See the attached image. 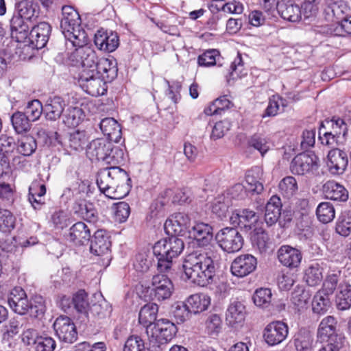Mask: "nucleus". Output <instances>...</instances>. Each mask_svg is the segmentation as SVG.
<instances>
[{
  "label": "nucleus",
  "instance_id": "1",
  "mask_svg": "<svg viewBox=\"0 0 351 351\" xmlns=\"http://www.w3.org/2000/svg\"><path fill=\"white\" fill-rule=\"evenodd\" d=\"M131 179L126 171L112 165L100 169L97 175V184L106 197L119 199L125 197L131 189Z\"/></svg>",
  "mask_w": 351,
  "mask_h": 351
},
{
  "label": "nucleus",
  "instance_id": "2",
  "mask_svg": "<svg viewBox=\"0 0 351 351\" xmlns=\"http://www.w3.org/2000/svg\"><path fill=\"white\" fill-rule=\"evenodd\" d=\"M61 14L58 16L60 20V29L66 40L71 46H82L88 43V36L81 27V18L76 10L71 5L62 4Z\"/></svg>",
  "mask_w": 351,
  "mask_h": 351
},
{
  "label": "nucleus",
  "instance_id": "3",
  "mask_svg": "<svg viewBox=\"0 0 351 351\" xmlns=\"http://www.w3.org/2000/svg\"><path fill=\"white\" fill-rule=\"evenodd\" d=\"M184 248L182 239L171 236L157 241L153 246V253L157 258V269L161 273L169 272L174 259L177 258Z\"/></svg>",
  "mask_w": 351,
  "mask_h": 351
},
{
  "label": "nucleus",
  "instance_id": "4",
  "mask_svg": "<svg viewBox=\"0 0 351 351\" xmlns=\"http://www.w3.org/2000/svg\"><path fill=\"white\" fill-rule=\"evenodd\" d=\"M86 155L91 160H101L110 165L124 162L123 149L104 138H96L90 142L86 147Z\"/></svg>",
  "mask_w": 351,
  "mask_h": 351
},
{
  "label": "nucleus",
  "instance_id": "5",
  "mask_svg": "<svg viewBox=\"0 0 351 351\" xmlns=\"http://www.w3.org/2000/svg\"><path fill=\"white\" fill-rule=\"evenodd\" d=\"M337 321L333 316H326L320 322L317 329V339L326 344L319 351H339L343 339L337 333Z\"/></svg>",
  "mask_w": 351,
  "mask_h": 351
},
{
  "label": "nucleus",
  "instance_id": "6",
  "mask_svg": "<svg viewBox=\"0 0 351 351\" xmlns=\"http://www.w3.org/2000/svg\"><path fill=\"white\" fill-rule=\"evenodd\" d=\"M177 332L176 326L166 319H158L148 328L147 335L153 346L160 347L170 341Z\"/></svg>",
  "mask_w": 351,
  "mask_h": 351
},
{
  "label": "nucleus",
  "instance_id": "7",
  "mask_svg": "<svg viewBox=\"0 0 351 351\" xmlns=\"http://www.w3.org/2000/svg\"><path fill=\"white\" fill-rule=\"evenodd\" d=\"M219 247L227 253L239 252L243 245V238L234 228L226 227L220 230L215 236Z\"/></svg>",
  "mask_w": 351,
  "mask_h": 351
},
{
  "label": "nucleus",
  "instance_id": "8",
  "mask_svg": "<svg viewBox=\"0 0 351 351\" xmlns=\"http://www.w3.org/2000/svg\"><path fill=\"white\" fill-rule=\"evenodd\" d=\"M78 83L86 93L93 97L103 95L107 91L106 82L97 75V72L82 71L78 78Z\"/></svg>",
  "mask_w": 351,
  "mask_h": 351
},
{
  "label": "nucleus",
  "instance_id": "9",
  "mask_svg": "<svg viewBox=\"0 0 351 351\" xmlns=\"http://www.w3.org/2000/svg\"><path fill=\"white\" fill-rule=\"evenodd\" d=\"M199 259L197 258V251L190 253L186 256L182 267L186 278L194 285L205 287L206 286V274H203L200 269Z\"/></svg>",
  "mask_w": 351,
  "mask_h": 351
},
{
  "label": "nucleus",
  "instance_id": "10",
  "mask_svg": "<svg viewBox=\"0 0 351 351\" xmlns=\"http://www.w3.org/2000/svg\"><path fill=\"white\" fill-rule=\"evenodd\" d=\"M319 158L314 153L303 152L295 156L291 162L290 170L293 174L303 176L317 171Z\"/></svg>",
  "mask_w": 351,
  "mask_h": 351
},
{
  "label": "nucleus",
  "instance_id": "11",
  "mask_svg": "<svg viewBox=\"0 0 351 351\" xmlns=\"http://www.w3.org/2000/svg\"><path fill=\"white\" fill-rule=\"evenodd\" d=\"M86 45L87 43L82 46H73L75 49L71 56L75 58L76 64L82 65V71L95 73L99 60L96 52Z\"/></svg>",
  "mask_w": 351,
  "mask_h": 351
},
{
  "label": "nucleus",
  "instance_id": "12",
  "mask_svg": "<svg viewBox=\"0 0 351 351\" xmlns=\"http://www.w3.org/2000/svg\"><path fill=\"white\" fill-rule=\"evenodd\" d=\"M53 328L56 336L62 342L72 343L77 339L76 326L67 316L58 317L53 323Z\"/></svg>",
  "mask_w": 351,
  "mask_h": 351
},
{
  "label": "nucleus",
  "instance_id": "13",
  "mask_svg": "<svg viewBox=\"0 0 351 351\" xmlns=\"http://www.w3.org/2000/svg\"><path fill=\"white\" fill-rule=\"evenodd\" d=\"M257 267L256 258L250 254L236 257L232 262L230 271L233 276L243 278L252 273Z\"/></svg>",
  "mask_w": 351,
  "mask_h": 351
},
{
  "label": "nucleus",
  "instance_id": "14",
  "mask_svg": "<svg viewBox=\"0 0 351 351\" xmlns=\"http://www.w3.org/2000/svg\"><path fill=\"white\" fill-rule=\"evenodd\" d=\"M152 293L154 298L158 301L169 299L173 291V285L171 279L165 274H159L154 275L152 280Z\"/></svg>",
  "mask_w": 351,
  "mask_h": 351
},
{
  "label": "nucleus",
  "instance_id": "15",
  "mask_svg": "<svg viewBox=\"0 0 351 351\" xmlns=\"http://www.w3.org/2000/svg\"><path fill=\"white\" fill-rule=\"evenodd\" d=\"M289 333L288 326L281 322H272L267 325L263 331V338L269 346H275L282 342Z\"/></svg>",
  "mask_w": 351,
  "mask_h": 351
},
{
  "label": "nucleus",
  "instance_id": "16",
  "mask_svg": "<svg viewBox=\"0 0 351 351\" xmlns=\"http://www.w3.org/2000/svg\"><path fill=\"white\" fill-rule=\"evenodd\" d=\"M189 223L190 219L186 214L178 213L166 220L164 228L168 235L177 237L184 234Z\"/></svg>",
  "mask_w": 351,
  "mask_h": 351
},
{
  "label": "nucleus",
  "instance_id": "17",
  "mask_svg": "<svg viewBox=\"0 0 351 351\" xmlns=\"http://www.w3.org/2000/svg\"><path fill=\"white\" fill-rule=\"evenodd\" d=\"M327 167L328 171L333 175L342 174L348 164L347 154L339 149H332L327 156Z\"/></svg>",
  "mask_w": 351,
  "mask_h": 351
},
{
  "label": "nucleus",
  "instance_id": "18",
  "mask_svg": "<svg viewBox=\"0 0 351 351\" xmlns=\"http://www.w3.org/2000/svg\"><path fill=\"white\" fill-rule=\"evenodd\" d=\"M10 308L20 315L28 313L29 302L25 291L21 287H14L10 292L8 299Z\"/></svg>",
  "mask_w": 351,
  "mask_h": 351
},
{
  "label": "nucleus",
  "instance_id": "19",
  "mask_svg": "<svg viewBox=\"0 0 351 351\" xmlns=\"http://www.w3.org/2000/svg\"><path fill=\"white\" fill-rule=\"evenodd\" d=\"M94 43L98 49L110 53L119 47V39L117 33L101 29L95 34Z\"/></svg>",
  "mask_w": 351,
  "mask_h": 351
},
{
  "label": "nucleus",
  "instance_id": "20",
  "mask_svg": "<svg viewBox=\"0 0 351 351\" xmlns=\"http://www.w3.org/2000/svg\"><path fill=\"white\" fill-rule=\"evenodd\" d=\"M111 241L108 233L102 229L97 230L90 241V252L96 256H102L110 250Z\"/></svg>",
  "mask_w": 351,
  "mask_h": 351
},
{
  "label": "nucleus",
  "instance_id": "21",
  "mask_svg": "<svg viewBox=\"0 0 351 351\" xmlns=\"http://www.w3.org/2000/svg\"><path fill=\"white\" fill-rule=\"evenodd\" d=\"M66 238L75 245H84L90 239V230L86 223L79 221L69 228Z\"/></svg>",
  "mask_w": 351,
  "mask_h": 351
},
{
  "label": "nucleus",
  "instance_id": "22",
  "mask_svg": "<svg viewBox=\"0 0 351 351\" xmlns=\"http://www.w3.org/2000/svg\"><path fill=\"white\" fill-rule=\"evenodd\" d=\"M278 258L282 265L293 269L300 265L302 255L296 248L289 245H282L278 250Z\"/></svg>",
  "mask_w": 351,
  "mask_h": 351
},
{
  "label": "nucleus",
  "instance_id": "23",
  "mask_svg": "<svg viewBox=\"0 0 351 351\" xmlns=\"http://www.w3.org/2000/svg\"><path fill=\"white\" fill-rule=\"evenodd\" d=\"M51 32V25L47 22H41L34 26L29 33L31 43L37 49L46 46Z\"/></svg>",
  "mask_w": 351,
  "mask_h": 351
},
{
  "label": "nucleus",
  "instance_id": "24",
  "mask_svg": "<svg viewBox=\"0 0 351 351\" xmlns=\"http://www.w3.org/2000/svg\"><path fill=\"white\" fill-rule=\"evenodd\" d=\"M213 227L210 224L196 221L190 230V234L199 246L205 247L208 245L213 240Z\"/></svg>",
  "mask_w": 351,
  "mask_h": 351
},
{
  "label": "nucleus",
  "instance_id": "25",
  "mask_svg": "<svg viewBox=\"0 0 351 351\" xmlns=\"http://www.w3.org/2000/svg\"><path fill=\"white\" fill-rule=\"evenodd\" d=\"M262 176L263 170L258 166H255L246 171L245 182L248 192L252 194H260L263 191Z\"/></svg>",
  "mask_w": 351,
  "mask_h": 351
},
{
  "label": "nucleus",
  "instance_id": "26",
  "mask_svg": "<svg viewBox=\"0 0 351 351\" xmlns=\"http://www.w3.org/2000/svg\"><path fill=\"white\" fill-rule=\"evenodd\" d=\"M95 72L106 82H112L118 73L117 60L113 58L99 59Z\"/></svg>",
  "mask_w": 351,
  "mask_h": 351
},
{
  "label": "nucleus",
  "instance_id": "27",
  "mask_svg": "<svg viewBox=\"0 0 351 351\" xmlns=\"http://www.w3.org/2000/svg\"><path fill=\"white\" fill-rule=\"evenodd\" d=\"M323 192L326 198L333 201L346 202L348 191L341 184L335 181H328L323 186Z\"/></svg>",
  "mask_w": 351,
  "mask_h": 351
},
{
  "label": "nucleus",
  "instance_id": "28",
  "mask_svg": "<svg viewBox=\"0 0 351 351\" xmlns=\"http://www.w3.org/2000/svg\"><path fill=\"white\" fill-rule=\"evenodd\" d=\"M282 202L277 195H273L265 206V221L268 226L274 225L281 215Z\"/></svg>",
  "mask_w": 351,
  "mask_h": 351
},
{
  "label": "nucleus",
  "instance_id": "29",
  "mask_svg": "<svg viewBox=\"0 0 351 351\" xmlns=\"http://www.w3.org/2000/svg\"><path fill=\"white\" fill-rule=\"evenodd\" d=\"M99 128L104 136L112 142L118 143L121 138V129L117 120L112 117L103 119Z\"/></svg>",
  "mask_w": 351,
  "mask_h": 351
},
{
  "label": "nucleus",
  "instance_id": "30",
  "mask_svg": "<svg viewBox=\"0 0 351 351\" xmlns=\"http://www.w3.org/2000/svg\"><path fill=\"white\" fill-rule=\"evenodd\" d=\"M24 19L16 10L10 21L11 37L17 42L25 39L28 34L29 27L24 22Z\"/></svg>",
  "mask_w": 351,
  "mask_h": 351
},
{
  "label": "nucleus",
  "instance_id": "31",
  "mask_svg": "<svg viewBox=\"0 0 351 351\" xmlns=\"http://www.w3.org/2000/svg\"><path fill=\"white\" fill-rule=\"evenodd\" d=\"M16 12L25 20L33 22L39 16V5L33 1H21L15 4Z\"/></svg>",
  "mask_w": 351,
  "mask_h": 351
},
{
  "label": "nucleus",
  "instance_id": "32",
  "mask_svg": "<svg viewBox=\"0 0 351 351\" xmlns=\"http://www.w3.org/2000/svg\"><path fill=\"white\" fill-rule=\"evenodd\" d=\"M278 14L285 20L297 22L301 19L302 11L300 6L291 1H280Z\"/></svg>",
  "mask_w": 351,
  "mask_h": 351
},
{
  "label": "nucleus",
  "instance_id": "33",
  "mask_svg": "<svg viewBox=\"0 0 351 351\" xmlns=\"http://www.w3.org/2000/svg\"><path fill=\"white\" fill-rule=\"evenodd\" d=\"M245 306L239 301H234L230 304L226 313L227 324L234 327L236 324H240L245 319Z\"/></svg>",
  "mask_w": 351,
  "mask_h": 351
},
{
  "label": "nucleus",
  "instance_id": "34",
  "mask_svg": "<svg viewBox=\"0 0 351 351\" xmlns=\"http://www.w3.org/2000/svg\"><path fill=\"white\" fill-rule=\"evenodd\" d=\"M65 107V102L60 97H54L47 101L44 107V114L47 119L56 121L60 117Z\"/></svg>",
  "mask_w": 351,
  "mask_h": 351
},
{
  "label": "nucleus",
  "instance_id": "35",
  "mask_svg": "<svg viewBox=\"0 0 351 351\" xmlns=\"http://www.w3.org/2000/svg\"><path fill=\"white\" fill-rule=\"evenodd\" d=\"M158 306L156 304L149 303L143 306L138 314V322L146 328V332L150 326L155 324Z\"/></svg>",
  "mask_w": 351,
  "mask_h": 351
},
{
  "label": "nucleus",
  "instance_id": "36",
  "mask_svg": "<svg viewBox=\"0 0 351 351\" xmlns=\"http://www.w3.org/2000/svg\"><path fill=\"white\" fill-rule=\"evenodd\" d=\"M323 130L337 135L343 139L348 134V125L343 119L333 117L330 120H326L322 125Z\"/></svg>",
  "mask_w": 351,
  "mask_h": 351
},
{
  "label": "nucleus",
  "instance_id": "37",
  "mask_svg": "<svg viewBox=\"0 0 351 351\" xmlns=\"http://www.w3.org/2000/svg\"><path fill=\"white\" fill-rule=\"evenodd\" d=\"M335 301L339 310L345 311L351 307V285L347 282L339 283Z\"/></svg>",
  "mask_w": 351,
  "mask_h": 351
},
{
  "label": "nucleus",
  "instance_id": "38",
  "mask_svg": "<svg viewBox=\"0 0 351 351\" xmlns=\"http://www.w3.org/2000/svg\"><path fill=\"white\" fill-rule=\"evenodd\" d=\"M14 146L13 137L6 134L0 136V176H2L9 167V162L4 153L9 152Z\"/></svg>",
  "mask_w": 351,
  "mask_h": 351
},
{
  "label": "nucleus",
  "instance_id": "39",
  "mask_svg": "<svg viewBox=\"0 0 351 351\" xmlns=\"http://www.w3.org/2000/svg\"><path fill=\"white\" fill-rule=\"evenodd\" d=\"M191 313H198L206 310L210 305V298L204 294L190 295L185 302Z\"/></svg>",
  "mask_w": 351,
  "mask_h": 351
},
{
  "label": "nucleus",
  "instance_id": "40",
  "mask_svg": "<svg viewBox=\"0 0 351 351\" xmlns=\"http://www.w3.org/2000/svg\"><path fill=\"white\" fill-rule=\"evenodd\" d=\"M230 200L229 197L224 194L217 195L213 200L211 210L220 219L227 217L229 213Z\"/></svg>",
  "mask_w": 351,
  "mask_h": 351
},
{
  "label": "nucleus",
  "instance_id": "41",
  "mask_svg": "<svg viewBox=\"0 0 351 351\" xmlns=\"http://www.w3.org/2000/svg\"><path fill=\"white\" fill-rule=\"evenodd\" d=\"M74 210L76 214L88 222L95 223L98 219V213L92 203L81 202L76 204Z\"/></svg>",
  "mask_w": 351,
  "mask_h": 351
},
{
  "label": "nucleus",
  "instance_id": "42",
  "mask_svg": "<svg viewBox=\"0 0 351 351\" xmlns=\"http://www.w3.org/2000/svg\"><path fill=\"white\" fill-rule=\"evenodd\" d=\"M197 258L199 259V264L201 271L203 274L208 272L206 274V286L213 282V277L215 274V266L213 260L208 256L206 254L200 253L197 251Z\"/></svg>",
  "mask_w": 351,
  "mask_h": 351
},
{
  "label": "nucleus",
  "instance_id": "43",
  "mask_svg": "<svg viewBox=\"0 0 351 351\" xmlns=\"http://www.w3.org/2000/svg\"><path fill=\"white\" fill-rule=\"evenodd\" d=\"M304 278L308 285H318L323 280V267L317 263L309 265L305 270Z\"/></svg>",
  "mask_w": 351,
  "mask_h": 351
},
{
  "label": "nucleus",
  "instance_id": "44",
  "mask_svg": "<svg viewBox=\"0 0 351 351\" xmlns=\"http://www.w3.org/2000/svg\"><path fill=\"white\" fill-rule=\"evenodd\" d=\"M27 325L28 319L27 317H14L10 319L8 324L5 326V335H7L9 337H13L25 330Z\"/></svg>",
  "mask_w": 351,
  "mask_h": 351
},
{
  "label": "nucleus",
  "instance_id": "45",
  "mask_svg": "<svg viewBox=\"0 0 351 351\" xmlns=\"http://www.w3.org/2000/svg\"><path fill=\"white\" fill-rule=\"evenodd\" d=\"M28 313L32 317L41 319L46 311L45 300L41 295L33 296L29 302Z\"/></svg>",
  "mask_w": 351,
  "mask_h": 351
},
{
  "label": "nucleus",
  "instance_id": "46",
  "mask_svg": "<svg viewBox=\"0 0 351 351\" xmlns=\"http://www.w3.org/2000/svg\"><path fill=\"white\" fill-rule=\"evenodd\" d=\"M329 295L324 291L319 290L313 297L312 307L314 313L322 314L326 313L330 306Z\"/></svg>",
  "mask_w": 351,
  "mask_h": 351
},
{
  "label": "nucleus",
  "instance_id": "47",
  "mask_svg": "<svg viewBox=\"0 0 351 351\" xmlns=\"http://www.w3.org/2000/svg\"><path fill=\"white\" fill-rule=\"evenodd\" d=\"M313 338L310 332L300 330L294 337V345L297 351H311Z\"/></svg>",
  "mask_w": 351,
  "mask_h": 351
},
{
  "label": "nucleus",
  "instance_id": "48",
  "mask_svg": "<svg viewBox=\"0 0 351 351\" xmlns=\"http://www.w3.org/2000/svg\"><path fill=\"white\" fill-rule=\"evenodd\" d=\"M31 120L22 112L17 111L11 117V122L18 134L26 132L31 128Z\"/></svg>",
  "mask_w": 351,
  "mask_h": 351
},
{
  "label": "nucleus",
  "instance_id": "49",
  "mask_svg": "<svg viewBox=\"0 0 351 351\" xmlns=\"http://www.w3.org/2000/svg\"><path fill=\"white\" fill-rule=\"evenodd\" d=\"M213 6H215L218 11L229 14H240L243 11V3L237 0L228 2H225L223 0H216Z\"/></svg>",
  "mask_w": 351,
  "mask_h": 351
},
{
  "label": "nucleus",
  "instance_id": "50",
  "mask_svg": "<svg viewBox=\"0 0 351 351\" xmlns=\"http://www.w3.org/2000/svg\"><path fill=\"white\" fill-rule=\"evenodd\" d=\"M17 198L15 187L4 182H0V200L6 206H11Z\"/></svg>",
  "mask_w": 351,
  "mask_h": 351
},
{
  "label": "nucleus",
  "instance_id": "51",
  "mask_svg": "<svg viewBox=\"0 0 351 351\" xmlns=\"http://www.w3.org/2000/svg\"><path fill=\"white\" fill-rule=\"evenodd\" d=\"M341 271L333 270L328 273L322 285V291L328 295H332L336 290L340 281Z\"/></svg>",
  "mask_w": 351,
  "mask_h": 351
},
{
  "label": "nucleus",
  "instance_id": "52",
  "mask_svg": "<svg viewBox=\"0 0 351 351\" xmlns=\"http://www.w3.org/2000/svg\"><path fill=\"white\" fill-rule=\"evenodd\" d=\"M72 302L74 308L80 313L86 314L90 304L87 293L84 290H79L72 298Z\"/></svg>",
  "mask_w": 351,
  "mask_h": 351
},
{
  "label": "nucleus",
  "instance_id": "53",
  "mask_svg": "<svg viewBox=\"0 0 351 351\" xmlns=\"http://www.w3.org/2000/svg\"><path fill=\"white\" fill-rule=\"evenodd\" d=\"M88 141L85 131L76 130L69 134V146L75 151H81Z\"/></svg>",
  "mask_w": 351,
  "mask_h": 351
},
{
  "label": "nucleus",
  "instance_id": "54",
  "mask_svg": "<svg viewBox=\"0 0 351 351\" xmlns=\"http://www.w3.org/2000/svg\"><path fill=\"white\" fill-rule=\"evenodd\" d=\"M16 217L8 209L0 208V231L10 232L15 228Z\"/></svg>",
  "mask_w": 351,
  "mask_h": 351
},
{
  "label": "nucleus",
  "instance_id": "55",
  "mask_svg": "<svg viewBox=\"0 0 351 351\" xmlns=\"http://www.w3.org/2000/svg\"><path fill=\"white\" fill-rule=\"evenodd\" d=\"M316 214L318 219L324 223L331 221L335 215L334 207L329 202L320 203L317 208Z\"/></svg>",
  "mask_w": 351,
  "mask_h": 351
},
{
  "label": "nucleus",
  "instance_id": "56",
  "mask_svg": "<svg viewBox=\"0 0 351 351\" xmlns=\"http://www.w3.org/2000/svg\"><path fill=\"white\" fill-rule=\"evenodd\" d=\"M171 314L179 324L189 319L191 313L185 302H177L172 305Z\"/></svg>",
  "mask_w": 351,
  "mask_h": 351
},
{
  "label": "nucleus",
  "instance_id": "57",
  "mask_svg": "<svg viewBox=\"0 0 351 351\" xmlns=\"http://www.w3.org/2000/svg\"><path fill=\"white\" fill-rule=\"evenodd\" d=\"M279 189L281 193L287 198L292 197L298 189L295 178L293 176L284 178L279 183Z\"/></svg>",
  "mask_w": 351,
  "mask_h": 351
},
{
  "label": "nucleus",
  "instance_id": "58",
  "mask_svg": "<svg viewBox=\"0 0 351 351\" xmlns=\"http://www.w3.org/2000/svg\"><path fill=\"white\" fill-rule=\"evenodd\" d=\"M82 112L78 107H69L66 109L63 118L64 123L68 127H76L82 121Z\"/></svg>",
  "mask_w": 351,
  "mask_h": 351
},
{
  "label": "nucleus",
  "instance_id": "59",
  "mask_svg": "<svg viewBox=\"0 0 351 351\" xmlns=\"http://www.w3.org/2000/svg\"><path fill=\"white\" fill-rule=\"evenodd\" d=\"M36 140L32 136H26L19 141L17 150L23 156H29L36 151Z\"/></svg>",
  "mask_w": 351,
  "mask_h": 351
},
{
  "label": "nucleus",
  "instance_id": "60",
  "mask_svg": "<svg viewBox=\"0 0 351 351\" xmlns=\"http://www.w3.org/2000/svg\"><path fill=\"white\" fill-rule=\"evenodd\" d=\"M43 112H44V108L38 99L29 101L23 112L32 121L38 120Z\"/></svg>",
  "mask_w": 351,
  "mask_h": 351
},
{
  "label": "nucleus",
  "instance_id": "61",
  "mask_svg": "<svg viewBox=\"0 0 351 351\" xmlns=\"http://www.w3.org/2000/svg\"><path fill=\"white\" fill-rule=\"evenodd\" d=\"M311 298L308 291L302 288H298L291 294V302L298 311L305 308Z\"/></svg>",
  "mask_w": 351,
  "mask_h": 351
},
{
  "label": "nucleus",
  "instance_id": "62",
  "mask_svg": "<svg viewBox=\"0 0 351 351\" xmlns=\"http://www.w3.org/2000/svg\"><path fill=\"white\" fill-rule=\"evenodd\" d=\"M271 291L269 289L261 288L257 289L253 295V301L256 306L267 308L271 301Z\"/></svg>",
  "mask_w": 351,
  "mask_h": 351
},
{
  "label": "nucleus",
  "instance_id": "63",
  "mask_svg": "<svg viewBox=\"0 0 351 351\" xmlns=\"http://www.w3.org/2000/svg\"><path fill=\"white\" fill-rule=\"evenodd\" d=\"M114 219L119 223L125 222L130 214V207L127 202H119L114 204L113 207Z\"/></svg>",
  "mask_w": 351,
  "mask_h": 351
},
{
  "label": "nucleus",
  "instance_id": "64",
  "mask_svg": "<svg viewBox=\"0 0 351 351\" xmlns=\"http://www.w3.org/2000/svg\"><path fill=\"white\" fill-rule=\"evenodd\" d=\"M145 343L138 335L130 336L125 342L123 351H145Z\"/></svg>",
  "mask_w": 351,
  "mask_h": 351
}]
</instances>
